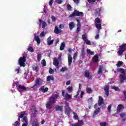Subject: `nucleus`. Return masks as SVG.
<instances>
[{
    "mask_svg": "<svg viewBox=\"0 0 126 126\" xmlns=\"http://www.w3.org/2000/svg\"><path fill=\"white\" fill-rule=\"evenodd\" d=\"M28 51H29V52H31V53H33V52H34V49H33V47L30 46L28 48Z\"/></svg>",
    "mask_w": 126,
    "mask_h": 126,
    "instance_id": "46",
    "label": "nucleus"
},
{
    "mask_svg": "<svg viewBox=\"0 0 126 126\" xmlns=\"http://www.w3.org/2000/svg\"><path fill=\"white\" fill-rule=\"evenodd\" d=\"M112 89H113L114 90H115V91H119L120 90V89L118 87L116 86H113L111 87Z\"/></svg>",
    "mask_w": 126,
    "mask_h": 126,
    "instance_id": "48",
    "label": "nucleus"
},
{
    "mask_svg": "<svg viewBox=\"0 0 126 126\" xmlns=\"http://www.w3.org/2000/svg\"><path fill=\"white\" fill-rule=\"evenodd\" d=\"M25 115H26V111H23V112H21V114H20V115L19 116L21 119H23V118H24V117H26V116H25Z\"/></svg>",
    "mask_w": 126,
    "mask_h": 126,
    "instance_id": "32",
    "label": "nucleus"
},
{
    "mask_svg": "<svg viewBox=\"0 0 126 126\" xmlns=\"http://www.w3.org/2000/svg\"><path fill=\"white\" fill-rule=\"evenodd\" d=\"M87 53L89 55H91V56H93L94 55V52L92 51L90 49L87 50Z\"/></svg>",
    "mask_w": 126,
    "mask_h": 126,
    "instance_id": "39",
    "label": "nucleus"
},
{
    "mask_svg": "<svg viewBox=\"0 0 126 126\" xmlns=\"http://www.w3.org/2000/svg\"><path fill=\"white\" fill-rule=\"evenodd\" d=\"M64 47H65V43L62 42L60 48V51H63V50H64Z\"/></svg>",
    "mask_w": 126,
    "mask_h": 126,
    "instance_id": "34",
    "label": "nucleus"
},
{
    "mask_svg": "<svg viewBox=\"0 0 126 126\" xmlns=\"http://www.w3.org/2000/svg\"><path fill=\"white\" fill-rule=\"evenodd\" d=\"M111 109H112L111 104L109 105L108 107V111L109 113H110V112H111Z\"/></svg>",
    "mask_w": 126,
    "mask_h": 126,
    "instance_id": "60",
    "label": "nucleus"
},
{
    "mask_svg": "<svg viewBox=\"0 0 126 126\" xmlns=\"http://www.w3.org/2000/svg\"><path fill=\"white\" fill-rule=\"evenodd\" d=\"M99 99L97 101V104L98 106H101V105H103L104 104V98L101 95L98 96Z\"/></svg>",
    "mask_w": 126,
    "mask_h": 126,
    "instance_id": "14",
    "label": "nucleus"
},
{
    "mask_svg": "<svg viewBox=\"0 0 126 126\" xmlns=\"http://www.w3.org/2000/svg\"><path fill=\"white\" fill-rule=\"evenodd\" d=\"M67 56L68 65L69 66H70L71 65V63H72V57H71V55L69 54H68Z\"/></svg>",
    "mask_w": 126,
    "mask_h": 126,
    "instance_id": "15",
    "label": "nucleus"
},
{
    "mask_svg": "<svg viewBox=\"0 0 126 126\" xmlns=\"http://www.w3.org/2000/svg\"><path fill=\"white\" fill-rule=\"evenodd\" d=\"M124 107V106L122 104H119L118 105V107H117V112L118 113H120V112H121V110H122V108Z\"/></svg>",
    "mask_w": 126,
    "mask_h": 126,
    "instance_id": "35",
    "label": "nucleus"
},
{
    "mask_svg": "<svg viewBox=\"0 0 126 126\" xmlns=\"http://www.w3.org/2000/svg\"><path fill=\"white\" fill-rule=\"evenodd\" d=\"M31 111L32 113L33 117L36 118L37 117L36 115H37V112H38V111H37V109L36 108V106H35V105H32V106Z\"/></svg>",
    "mask_w": 126,
    "mask_h": 126,
    "instance_id": "10",
    "label": "nucleus"
},
{
    "mask_svg": "<svg viewBox=\"0 0 126 126\" xmlns=\"http://www.w3.org/2000/svg\"><path fill=\"white\" fill-rule=\"evenodd\" d=\"M65 109H70V107H69V105L67 102H65Z\"/></svg>",
    "mask_w": 126,
    "mask_h": 126,
    "instance_id": "54",
    "label": "nucleus"
},
{
    "mask_svg": "<svg viewBox=\"0 0 126 126\" xmlns=\"http://www.w3.org/2000/svg\"><path fill=\"white\" fill-rule=\"evenodd\" d=\"M14 126H20V123L18 121H16L14 124H13Z\"/></svg>",
    "mask_w": 126,
    "mask_h": 126,
    "instance_id": "50",
    "label": "nucleus"
},
{
    "mask_svg": "<svg viewBox=\"0 0 126 126\" xmlns=\"http://www.w3.org/2000/svg\"><path fill=\"white\" fill-rule=\"evenodd\" d=\"M34 40L37 42V44L38 45H40L41 43V39H40V37L38 35H35L34 36Z\"/></svg>",
    "mask_w": 126,
    "mask_h": 126,
    "instance_id": "22",
    "label": "nucleus"
},
{
    "mask_svg": "<svg viewBox=\"0 0 126 126\" xmlns=\"http://www.w3.org/2000/svg\"><path fill=\"white\" fill-rule=\"evenodd\" d=\"M102 67H99L98 70L97 71V73L98 74H100V73H102Z\"/></svg>",
    "mask_w": 126,
    "mask_h": 126,
    "instance_id": "55",
    "label": "nucleus"
},
{
    "mask_svg": "<svg viewBox=\"0 0 126 126\" xmlns=\"http://www.w3.org/2000/svg\"><path fill=\"white\" fill-rule=\"evenodd\" d=\"M70 109H65V114L67 115V116H69L70 114H69V110Z\"/></svg>",
    "mask_w": 126,
    "mask_h": 126,
    "instance_id": "47",
    "label": "nucleus"
},
{
    "mask_svg": "<svg viewBox=\"0 0 126 126\" xmlns=\"http://www.w3.org/2000/svg\"><path fill=\"white\" fill-rule=\"evenodd\" d=\"M54 72H55L54 69H52V68H50L49 69V73H50V74H53Z\"/></svg>",
    "mask_w": 126,
    "mask_h": 126,
    "instance_id": "51",
    "label": "nucleus"
},
{
    "mask_svg": "<svg viewBox=\"0 0 126 126\" xmlns=\"http://www.w3.org/2000/svg\"><path fill=\"white\" fill-rule=\"evenodd\" d=\"M38 69H39V66H38V64H33L32 66V70H34V71H36V72H38Z\"/></svg>",
    "mask_w": 126,
    "mask_h": 126,
    "instance_id": "23",
    "label": "nucleus"
},
{
    "mask_svg": "<svg viewBox=\"0 0 126 126\" xmlns=\"http://www.w3.org/2000/svg\"><path fill=\"white\" fill-rule=\"evenodd\" d=\"M59 28L60 29H63V28H64V26L63 24H60L59 25Z\"/></svg>",
    "mask_w": 126,
    "mask_h": 126,
    "instance_id": "63",
    "label": "nucleus"
},
{
    "mask_svg": "<svg viewBox=\"0 0 126 126\" xmlns=\"http://www.w3.org/2000/svg\"><path fill=\"white\" fill-rule=\"evenodd\" d=\"M75 24L74 22H71L69 24V27L70 29V30H72L74 28Z\"/></svg>",
    "mask_w": 126,
    "mask_h": 126,
    "instance_id": "26",
    "label": "nucleus"
},
{
    "mask_svg": "<svg viewBox=\"0 0 126 126\" xmlns=\"http://www.w3.org/2000/svg\"><path fill=\"white\" fill-rule=\"evenodd\" d=\"M99 125L100 126H107V123L106 122H100Z\"/></svg>",
    "mask_w": 126,
    "mask_h": 126,
    "instance_id": "49",
    "label": "nucleus"
},
{
    "mask_svg": "<svg viewBox=\"0 0 126 126\" xmlns=\"http://www.w3.org/2000/svg\"><path fill=\"white\" fill-rule=\"evenodd\" d=\"M26 62V55H23V57H21L19 58L18 63L19 64L20 66H23V67H25L26 64H25V62Z\"/></svg>",
    "mask_w": 126,
    "mask_h": 126,
    "instance_id": "1",
    "label": "nucleus"
},
{
    "mask_svg": "<svg viewBox=\"0 0 126 126\" xmlns=\"http://www.w3.org/2000/svg\"><path fill=\"white\" fill-rule=\"evenodd\" d=\"M83 15H84L83 12H80L79 11L77 10H75L71 14L69 15V17L72 18L74 17V16H83Z\"/></svg>",
    "mask_w": 126,
    "mask_h": 126,
    "instance_id": "3",
    "label": "nucleus"
},
{
    "mask_svg": "<svg viewBox=\"0 0 126 126\" xmlns=\"http://www.w3.org/2000/svg\"><path fill=\"white\" fill-rule=\"evenodd\" d=\"M49 90V88H45V86H42L39 89V91L41 92H43V93H46V92H48Z\"/></svg>",
    "mask_w": 126,
    "mask_h": 126,
    "instance_id": "20",
    "label": "nucleus"
},
{
    "mask_svg": "<svg viewBox=\"0 0 126 126\" xmlns=\"http://www.w3.org/2000/svg\"><path fill=\"white\" fill-rule=\"evenodd\" d=\"M83 95H84V92H81V93L80 94V97L83 98Z\"/></svg>",
    "mask_w": 126,
    "mask_h": 126,
    "instance_id": "64",
    "label": "nucleus"
},
{
    "mask_svg": "<svg viewBox=\"0 0 126 126\" xmlns=\"http://www.w3.org/2000/svg\"><path fill=\"white\" fill-rule=\"evenodd\" d=\"M99 61V57L98 55H95L93 59V63H97Z\"/></svg>",
    "mask_w": 126,
    "mask_h": 126,
    "instance_id": "29",
    "label": "nucleus"
},
{
    "mask_svg": "<svg viewBox=\"0 0 126 126\" xmlns=\"http://www.w3.org/2000/svg\"><path fill=\"white\" fill-rule=\"evenodd\" d=\"M63 105H57L55 107V110L56 111H60V112H63Z\"/></svg>",
    "mask_w": 126,
    "mask_h": 126,
    "instance_id": "17",
    "label": "nucleus"
},
{
    "mask_svg": "<svg viewBox=\"0 0 126 126\" xmlns=\"http://www.w3.org/2000/svg\"><path fill=\"white\" fill-rule=\"evenodd\" d=\"M85 50L84 48H83L81 50V57L82 59H84L85 58Z\"/></svg>",
    "mask_w": 126,
    "mask_h": 126,
    "instance_id": "24",
    "label": "nucleus"
},
{
    "mask_svg": "<svg viewBox=\"0 0 126 126\" xmlns=\"http://www.w3.org/2000/svg\"><path fill=\"white\" fill-rule=\"evenodd\" d=\"M82 39L84 41L85 43H86V45H91V42L87 39L86 34H84L82 36Z\"/></svg>",
    "mask_w": 126,
    "mask_h": 126,
    "instance_id": "7",
    "label": "nucleus"
},
{
    "mask_svg": "<svg viewBox=\"0 0 126 126\" xmlns=\"http://www.w3.org/2000/svg\"><path fill=\"white\" fill-rule=\"evenodd\" d=\"M67 8L69 11H71V8H72V7H71V5H70V4H68L67 5Z\"/></svg>",
    "mask_w": 126,
    "mask_h": 126,
    "instance_id": "52",
    "label": "nucleus"
},
{
    "mask_svg": "<svg viewBox=\"0 0 126 126\" xmlns=\"http://www.w3.org/2000/svg\"><path fill=\"white\" fill-rule=\"evenodd\" d=\"M47 81H51V80H54V77L48 76L47 77Z\"/></svg>",
    "mask_w": 126,
    "mask_h": 126,
    "instance_id": "38",
    "label": "nucleus"
},
{
    "mask_svg": "<svg viewBox=\"0 0 126 126\" xmlns=\"http://www.w3.org/2000/svg\"><path fill=\"white\" fill-rule=\"evenodd\" d=\"M51 18L52 19V21H56V19H57V18H56V17H55L54 16H52L51 17Z\"/></svg>",
    "mask_w": 126,
    "mask_h": 126,
    "instance_id": "57",
    "label": "nucleus"
},
{
    "mask_svg": "<svg viewBox=\"0 0 126 126\" xmlns=\"http://www.w3.org/2000/svg\"><path fill=\"white\" fill-rule=\"evenodd\" d=\"M77 118H78V116H77V115H76V114H75V113H74L73 118L74 119V120H77Z\"/></svg>",
    "mask_w": 126,
    "mask_h": 126,
    "instance_id": "62",
    "label": "nucleus"
},
{
    "mask_svg": "<svg viewBox=\"0 0 126 126\" xmlns=\"http://www.w3.org/2000/svg\"><path fill=\"white\" fill-rule=\"evenodd\" d=\"M41 64L42 66H46V65H47V63H46V60H45V59L42 60Z\"/></svg>",
    "mask_w": 126,
    "mask_h": 126,
    "instance_id": "43",
    "label": "nucleus"
},
{
    "mask_svg": "<svg viewBox=\"0 0 126 126\" xmlns=\"http://www.w3.org/2000/svg\"><path fill=\"white\" fill-rule=\"evenodd\" d=\"M32 126H39L38 120H36L31 123Z\"/></svg>",
    "mask_w": 126,
    "mask_h": 126,
    "instance_id": "25",
    "label": "nucleus"
},
{
    "mask_svg": "<svg viewBox=\"0 0 126 126\" xmlns=\"http://www.w3.org/2000/svg\"><path fill=\"white\" fill-rule=\"evenodd\" d=\"M104 90L105 92V95L107 96H109V93H110V88L109 86L108 85L105 86L104 88Z\"/></svg>",
    "mask_w": 126,
    "mask_h": 126,
    "instance_id": "13",
    "label": "nucleus"
},
{
    "mask_svg": "<svg viewBox=\"0 0 126 126\" xmlns=\"http://www.w3.org/2000/svg\"><path fill=\"white\" fill-rule=\"evenodd\" d=\"M95 27L98 31H100L102 29V25L101 24H95Z\"/></svg>",
    "mask_w": 126,
    "mask_h": 126,
    "instance_id": "30",
    "label": "nucleus"
},
{
    "mask_svg": "<svg viewBox=\"0 0 126 126\" xmlns=\"http://www.w3.org/2000/svg\"><path fill=\"white\" fill-rule=\"evenodd\" d=\"M53 2H54V0H50L49 2V5L50 6H52V5H53Z\"/></svg>",
    "mask_w": 126,
    "mask_h": 126,
    "instance_id": "58",
    "label": "nucleus"
},
{
    "mask_svg": "<svg viewBox=\"0 0 126 126\" xmlns=\"http://www.w3.org/2000/svg\"><path fill=\"white\" fill-rule=\"evenodd\" d=\"M125 51H126V44L119 46V50L117 52V54L119 56H123V54Z\"/></svg>",
    "mask_w": 126,
    "mask_h": 126,
    "instance_id": "2",
    "label": "nucleus"
},
{
    "mask_svg": "<svg viewBox=\"0 0 126 126\" xmlns=\"http://www.w3.org/2000/svg\"><path fill=\"white\" fill-rule=\"evenodd\" d=\"M68 69L66 67H63L60 69V71L62 72H64L66 70H67Z\"/></svg>",
    "mask_w": 126,
    "mask_h": 126,
    "instance_id": "42",
    "label": "nucleus"
},
{
    "mask_svg": "<svg viewBox=\"0 0 126 126\" xmlns=\"http://www.w3.org/2000/svg\"><path fill=\"white\" fill-rule=\"evenodd\" d=\"M15 84L18 89L19 91H27V90L28 89V88H26L24 87L23 85H21L19 84V83L18 82H16L15 83Z\"/></svg>",
    "mask_w": 126,
    "mask_h": 126,
    "instance_id": "4",
    "label": "nucleus"
},
{
    "mask_svg": "<svg viewBox=\"0 0 126 126\" xmlns=\"http://www.w3.org/2000/svg\"><path fill=\"white\" fill-rule=\"evenodd\" d=\"M62 92L63 97H65V98H66V99H67V100H68V99H70V98H71V95H70L69 94H68V93H66V94H65V92L64 91V90H62Z\"/></svg>",
    "mask_w": 126,
    "mask_h": 126,
    "instance_id": "9",
    "label": "nucleus"
},
{
    "mask_svg": "<svg viewBox=\"0 0 126 126\" xmlns=\"http://www.w3.org/2000/svg\"><path fill=\"white\" fill-rule=\"evenodd\" d=\"M86 91L87 93H88V94H91V93H93V91L90 88L87 87Z\"/></svg>",
    "mask_w": 126,
    "mask_h": 126,
    "instance_id": "33",
    "label": "nucleus"
},
{
    "mask_svg": "<svg viewBox=\"0 0 126 126\" xmlns=\"http://www.w3.org/2000/svg\"><path fill=\"white\" fill-rule=\"evenodd\" d=\"M94 22L95 24H101V23H102V21L100 20V18L97 17V18L94 20Z\"/></svg>",
    "mask_w": 126,
    "mask_h": 126,
    "instance_id": "28",
    "label": "nucleus"
},
{
    "mask_svg": "<svg viewBox=\"0 0 126 126\" xmlns=\"http://www.w3.org/2000/svg\"><path fill=\"white\" fill-rule=\"evenodd\" d=\"M84 76L87 78H90V72L88 71H86L84 73Z\"/></svg>",
    "mask_w": 126,
    "mask_h": 126,
    "instance_id": "31",
    "label": "nucleus"
},
{
    "mask_svg": "<svg viewBox=\"0 0 126 126\" xmlns=\"http://www.w3.org/2000/svg\"><path fill=\"white\" fill-rule=\"evenodd\" d=\"M120 116L121 118H122L123 119V118H124V117H126V114H125V113H121L120 114Z\"/></svg>",
    "mask_w": 126,
    "mask_h": 126,
    "instance_id": "61",
    "label": "nucleus"
},
{
    "mask_svg": "<svg viewBox=\"0 0 126 126\" xmlns=\"http://www.w3.org/2000/svg\"><path fill=\"white\" fill-rule=\"evenodd\" d=\"M120 83H124L125 81L126 82V75L125 74H121L120 75Z\"/></svg>",
    "mask_w": 126,
    "mask_h": 126,
    "instance_id": "11",
    "label": "nucleus"
},
{
    "mask_svg": "<svg viewBox=\"0 0 126 126\" xmlns=\"http://www.w3.org/2000/svg\"><path fill=\"white\" fill-rule=\"evenodd\" d=\"M77 55L78 53L77 52H75L73 55V59L75 61L76 60V58H77Z\"/></svg>",
    "mask_w": 126,
    "mask_h": 126,
    "instance_id": "53",
    "label": "nucleus"
},
{
    "mask_svg": "<svg viewBox=\"0 0 126 126\" xmlns=\"http://www.w3.org/2000/svg\"><path fill=\"white\" fill-rule=\"evenodd\" d=\"M49 103H52L53 104H55L56 103V99L53 97H51L49 98Z\"/></svg>",
    "mask_w": 126,
    "mask_h": 126,
    "instance_id": "36",
    "label": "nucleus"
},
{
    "mask_svg": "<svg viewBox=\"0 0 126 126\" xmlns=\"http://www.w3.org/2000/svg\"><path fill=\"white\" fill-rule=\"evenodd\" d=\"M100 111H101V108H97L96 109H95L93 115V118H94V117H96V115H98V114L100 113Z\"/></svg>",
    "mask_w": 126,
    "mask_h": 126,
    "instance_id": "21",
    "label": "nucleus"
},
{
    "mask_svg": "<svg viewBox=\"0 0 126 126\" xmlns=\"http://www.w3.org/2000/svg\"><path fill=\"white\" fill-rule=\"evenodd\" d=\"M46 107L47 109H49V110H51L52 109V105H51V103L50 102H47Z\"/></svg>",
    "mask_w": 126,
    "mask_h": 126,
    "instance_id": "37",
    "label": "nucleus"
},
{
    "mask_svg": "<svg viewBox=\"0 0 126 126\" xmlns=\"http://www.w3.org/2000/svg\"><path fill=\"white\" fill-rule=\"evenodd\" d=\"M123 65V62L122 61H119L118 62V63L116 64V66L117 67H121Z\"/></svg>",
    "mask_w": 126,
    "mask_h": 126,
    "instance_id": "41",
    "label": "nucleus"
},
{
    "mask_svg": "<svg viewBox=\"0 0 126 126\" xmlns=\"http://www.w3.org/2000/svg\"><path fill=\"white\" fill-rule=\"evenodd\" d=\"M38 21L39 22V26H41V25L42 23V28H45V27L47 26V23L45 22H43V21L40 19H38Z\"/></svg>",
    "mask_w": 126,
    "mask_h": 126,
    "instance_id": "19",
    "label": "nucleus"
},
{
    "mask_svg": "<svg viewBox=\"0 0 126 126\" xmlns=\"http://www.w3.org/2000/svg\"><path fill=\"white\" fill-rule=\"evenodd\" d=\"M57 0V3L58 4H61V3H63V0Z\"/></svg>",
    "mask_w": 126,
    "mask_h": 126,
    "instance_id": "59",
    "label": "nucleus"
},
{
    "mask_svg": "<svg viewBox=\"0 0 126 126\" xmlns=\"http://www.w3.org/2000/svg\"><path fill=\"white\" fill-rule=\"evenodd\" d=\"M41 78H39L36 79L34 81L35 84L33 85V86L32 87V88H37V87H41V84H42V82H41Z\"/></svg>",
    "mask_w": 126,
    "mask_h": 126,
    "instance_id": "5",
    "label": "nucleus"
},
{
    "mask_svg": "<svg viewBox=\"0 0 126 126\" xmlns=\"http://www.w3.org/2000/svg\"><path fill=\"white\" fill-rule=\"evenodd\" d=\"M63 31L59 28V27L56 26L54 29V33L55 34H60V33H62Z\"/></svg>",
    "mask_w": 126,
    "mask_h": 126,
    "instance_id": "16",
    "label": "nucleus"
},
{
    "mask_svg": "<svg viewBox=\"0 0 126 126\" xmlns=\"http://www.w3.org/2000/svg\"><path fill=\"white\" fill-rule=\"evenodd\" d=\"M102 8H97L94 11V16L95 17H98L101 15V13L102 12Z\"/></svg>",
    "mask_w": 126,
    "mask_h": 126,
    "instance_id": "6",
    "label": "nucleus"
},
{
    "mask_svg": "<svg viewBox=\"0 0 126 126\" xmlns=\"http://www.w3.org/2000/svg\"><path fill=\"white\" fill-rule=\"evenodd\" d=\"M117 71L118 72H121V73H122V74H126V71H125V69L123 68H119L117 69Z\"/></svg>",
    "mask_w": 126,
    "mask_h": 126,
    "instance_id": "27",
    "label": "nucleus"
},
{
    "mask_svg": "<svg viewBox=\"0 0 126 126\" xmlns=\"http://www.w3.org/2000/svg\"><path fill=\"white\" fill-rule=\"evenodd\" d=\"M52 39V36H49L47 39V43L49 46H51V45H53V43H54V39Z\"/></svg>",
    "mask_w": 126,
    "mask_h": 126,
    "instance_id": "18",
    "label": "nucleus"
},
{
    "mask_svg": "<svg viewBox=\"0 0 126 126\" xmlns=\"http://www.w3.org/2000/svg\"><path fill=\"white\" fill-rule=\"evenodd\" d=\"M22 123H23L22 126H28V118L27 117H24L21 120Z\"/></svg>",
    "mask_w": 126,
    "mask_h": 126,
    "instance_id": "8",
    "label": "nucleus"
},
{
    "mask_svg": "<svg viewBox=\"0 0 126 126\" xmlns=\"http://www.w3.org/2000/svg\"><path fill=\"white\" fill-rule=\"evenodd\" d=\"M42 58V55L41 54H38L37 56V60L38 62L41 61V59Z\"/></svg>",
    "mask_w": 126,
    "mask_h": 126,
    "instance_id": "45",
    "label": "nucleus"
},
{
    "mask_svg": "<svg viewBox=\"0 0 126 126\" xmlns=\"http://www.w3.org/2000/svg\"><path fill=\"white\" fill-rule=\"evenodd\" d=\"M53 64L56 66L57 65H59V63L57 61V60H55L53 62Z\"/></svg>",
    "mask_w": 126,
    "mask_h": 126,
    "instance_id": "56",
    "label": "nucleus"
},
{
    "mask_svg": "<svg viewBox=\"0 0 126 126\" xmlns=\"http://www.w3.org/2000/svg\"><path fill=\"white\" fill-rule=\"evenodd\" d=\"M67 90H68V92L69 93H71L72 91H73V88H72V86H69L67 88Z\"/></svg>",
    "mask_w": 126,
    "mask_h": 126,
    "instance_id": "40",
    "label": "nucleus"
},
{
    "mask_svg": "<svg viewBox=\"0 0 126 126\" xmlns=\"http://www.w3.org/2000/svg\"><path fill=\"white\" fill-rule=\"evenodd\" d=\"M59 97H60V94L58 93L55 94H54V97H53V98L54 99H55V100H57V99H58L59 98Z\"/></svg>",
    "mask_w": 126,
    "mask_h": 126,
    "instance_id": "44",
    "label": "nucleus"
},
{
    "mask_svg": "<svg viewBox=\"0 0 126 126\" xmlns=\"http://www.w3.org/2000/svg\"><path fill=\"white\" fill-rule=\"evenodd\" d=\"M83 125H84V122H83V121L78 120V123L72 124L71 126H83Z\"/></svg>",
    "mask_w": 126,
    "mask_h": 126,
    "instance_id": "12",
    "label": "nucleus"
}]
</instances>
